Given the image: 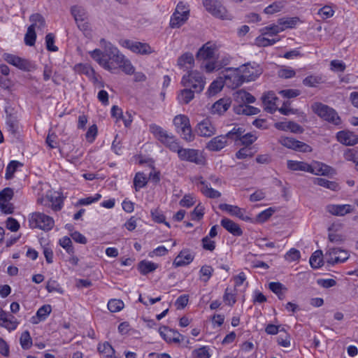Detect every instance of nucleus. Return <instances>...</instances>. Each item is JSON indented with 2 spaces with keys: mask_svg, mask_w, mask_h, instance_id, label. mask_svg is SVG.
I'll return each instance as SVG.
<instances>
[{
  "mask_svg": "<svg viewBox=\"0 0 358 358\" xmlns=\"http://www.w3.org/2000/svg\"><path fill=\"white\" fill-rule=\"evenodd\" d=\"M99 44L102 50L96 48L88 53L102 69L111 73H117L120 69L127 75L134 74L136 81L145 80L146 77L143 73H135V67L131 62L116 46L103 38L99 41Z\"/></svg>",
  "mask_w": 358,
  "mask_h": 358,
  "instance_id": "f257e3e1",
  "label": "nucleus"
},
{
  "mask_svg": "<svg viewBox=\"0 0 358 358\" xmlns=\"http://www.w3.org/2000/svg\"><path fill=\"white\" fill-rule=\"evenodd\" d=\"M196 57L201 62L200 68L206 73H211L229 62V59H219L218 48L215 43L207 42L197 51Z\"/></svg>",
  "mask_w": 358,
  "mask_h": 358,
  "instance_id": "f03ea898",
  "label": "nucleus"
},
{
  "mask_svg": "<svg viewBox=\"0 0 358 358\" xmlns=\"http://www.w3.org/2000/svg\"><path fill=\"white\" fill-rule=\"evenodd\" d=\"M180 84L184 87L194 90L196 93H201L205 88L206 78L201 71L190 70L182 76Z\"/></svg>",
  "mask_w": 358,
  "mask_h": 358,
  "instance_id": "7ed1b4c3",
  "label": "nucleus"
},
{
  "mask_svg": "<svg viewBox=\"0 0 358 358\" xmlns=\"http://www.w3.org/2000/svg\"><path fill=\"white\" fill-rule=\"evenodd\" d=\"M37 203L44 207L51 208L54 211H58L62 208L63 200L59 192L48 189L45 195H38Z\"/></svg>",
  "mask_w": 358,
  "mask_h": 358,
  "instance_id": "20e7f679",
  "label": "nucleus"
},
{
  "mask_svg": "<svg viewBox=\"0 0 358 358\" xmlns=\"http://www.w3.org/2000/svg\"><path fill=\"white\" fill-rule=\"evenodd\" d=\"M29 227L32 229H39L43 231H50L55 226L53 218L43 213L35 212L29 217Z\"/></svg>",
  "mask_w": 358,
  "mask_h": 358,
  "instance_id": "39448f33",
  "label": "nucleus"
},
{
  "mask_svg": "<svg viewBox=\"0 0 358 358\" xmlns=\"http://www.w3.org/2000/svg\"><path fill=\"white\" fill-rule=\"evenodd\" d=\"M178 153V157L183 161H187L196 164L201 165L206 162V158L202 152L195 149L182 148L177 143V148L171 150Z\"/></svg>",
  "mask_w": 358,
  "mask_h": 358,
  "instance_id": "423d86ee",
  "label": "nucleus"
},
{
  "mask_svg": "<svg viewBox=\"0 0 358 358\" xmlns=\"http://www.w3.org/2000/svg\"><path fill=\"white\" fill-rule=\"evenodd\" d=\"M202 3L206 10L215 17L226 20L232 19L231 14L220 1L203 0Z\"/></svg>",
  "mask_w": 358,
  "mask_h": 358,
  "instance_id": "0eeeda50",
  "label": "nucleus"
},
{
  "mask_svg": "<svg viewBox=\"0 0 358 358\" xmlns=\"http://www.w3.org/2000/svg\"><path fill=\"white\" fill-rule=\"evenodd\" d=\"M149 130L155 138L167 146L171 150L176 149L177 141L171 134L168 133L156 124H151L149 126Z\"/></svg>",
  "mask_w": 358,
  "mask_h": 358,
  "instance_id": "6e6552de",
  "label": "nucleus"
},
{
  "mask_svg": "<svg viewBox=\"0 0 358 358\" xmlns=\"http://www.w3.org/2000/svg\"><path fill=\"white\" fill-rule=\"evenodd\" d=\"M173 124L177 132L181 137L187 141H192L193 140V134L189 117L185 115H178L173 120Z\"/></svg>",
  "mask_w": 358,
  "mask_h": 358,
  "instance_id": "1a4fd4ad",
  "label": "nucleus"
},
{
  "mask_svg": "<svg viewBox=\"0 0 358 358\" xmlns=\"http://www.w3.org/2000/svg\"><path fill=\"white\" fill-rule=\"evenodd\" d=\"M244 132L245 130L243 128L234 127L227 133V136L235 142L236 145L248 147L257 139V136L254 133L244 134Z\"/></svg>",
  "mask_w": 358,
  "mask_h": 358,
  "instance_id": "9d476101",
  "label": "nucleus"
},
{
  "mask_svg": "<svg viewBox=\"0 0 358 358\" xmlns=\"http://www.w3.org/2000/svg\"><path fill=\"white\" fill-rule=\"evenodd\" d=\"M189 9L188 6L183 2H179L175 12L171 17L170 26L171 28L181 27L189 18Z\"/></svg>",
  "mask_w": 358,
  "mask_h": 358,
  "instance_id": "9b49d317",
  "label": "nucleus"
},
{
  "mask_svg": "<svg viewBox=\"0 0 358 358\" xmlns=\"http://www.w3.org/2000/svg\"><path fill=\"white\" fill-rule=\"evenodd\" d=\"M119 44L122 48L128 49L131 52L139 55H149L155 51L154 49L146 43H142L129 39H121L119 41Z\"/></svg>",
  "mask_w": 358,
  "mask_h": 358,
  "instance_id": "f8f14e48",
  "label": "nucleus"
},
{
  "mask_svg": "<svg viewBox=\"0 0 358 358\" xmlns=\"http://www.w3.org/2000/svg\"><path fill=\"white\" fill-rule=\"evenodd\" d=\"M243 83L254 81L262 73V67L255 62H249L239 66Z\"/></svg>",
  "mask_w": 358,
  "mask_h": 358,
  "instance_id": "ddd939ff",
  "label": "nucleus"
},
{
  "mask_svg": "<svg viewBox=\"0 0 358 358\" xmlns=\"http://www.w3.org/2000/svg\"><path fill=\"white\" fill-rule=\"evenodd\" d=\"M315 113L334 125L341 124V120L333 108L321 103H315Z\"/></svg>",
  "mask_w": 358,
  "mask_h": 358,
  "instance_id": "4468645a",
  "label": "nucleus"
},
{
  "mask_svg": "<svg viewBox=\"0 0 358 358\" xmlns=\"http://www.w3.org/2000/svg\"><path fill=\"white\" fill-rule=\"evenodd\" d=\"M222 78L225 85L232 89L241 86L243 83L241 73L238 68H227L222 71Z\"/></svg>",
  "mask_w": 358,
  "mask_h": 358,
  "instance_id": "2eb2a0df",
  "label": "nucleus"
},
{
  "mask_svg": "<svg viewBox=\"0 0 358 358\" xmlns=\"http://www.w3.org/2000/svg\"><path fill=\"white\" fill-rule=\"evenodd\" d=\"M327 262L334 265L336 264H341L347 261L350 257L348 250L341 248H329L326 254Z\"/></svg>",
  "mask_w": 358,
  "mask_h": 358,
  "instance_id": "dca6fc26",
  "label": "nucleus"
},
{
  "mask_svg": "<svg viewBox=\"0 0 358 358\" xmlns=\"http://www.w3.org/2000/svg\"><path fill=\"white\" fill-rule=\"evenodd\" d=\"M278 142L284 147L298 152H310L311 147L292 137L281 136Z\"/></svg>",
  "mask_w": 358,
  "mask_h": 358,
  "instance_id": "f3484780",
  "label": "nucleus"
},
{
  "mask_svg": "<svg viewBox=\"0 0 358 358\" xmlns=\"http://www.w3.org/2000/svg\"><path fill=\"white\" fill-rule=\"evenodd\" d=\"M71 13L78 27L83 31H85L88 28L87 20L88 15L86 10L80 6L75 5L71 8Z\"/></svg>",
  "mask_w": 358,
  "mask_h": 358,
  "instance_id": "a211bd4d",
  "label": "nucleus"
},
{
  "mask_svg": "<svg viewBox=\"0 0 358 358\" xmlns=\"http://www.w3.org/2000/svg\"><path fill=\"white\" fill-rule=\"evenodd\" d=\"M219 208L221 210L227 212L232 216L237 217L243 221L252 222V218L246 215V210L245 208H241L238 206H234L227 203L220 204Z\"/></svg>",
  "mask_w": 358,
  "mask_h": 358,
  "instance_id": "6ab92c4d",
  "label": "nucleus"
},
{
  "mask_svg": "<svg viewBox=\"0 0 358 358\" xmlns=\"http://www.w3.org/2000/svg\"><path fill=\"white\" fill-rule=\"evenodd\" d=\"M193 182L197 185L199 188L201 193L206 197L210 199H217L221 196V193L212 188L210 185H208L202 177L195 178Z\"/></svg>",
  "mask_w": 358,
  "mask_h": 358,
  "instance_id": "aec40b11",
  "label": "nucleus"
},
{
  "mask_svg": "<svg viewBox=\"0 0 358 358\" xmlns=\"http://www.w3.org/2000/svg\"><path fill=\"white\" fill-rule=\"evenodd\" d=\"M159 333L162 338L167 343L179 344L184 340V337L178 331L166 327H160Z\"/></svg>",
  "mask_w": 358,
  "mask_h": 358,
  "instance_id": "412c9836",
  "label": "nucleus"
},
{
  "mask_svg": "<svg viewBox=\"0 0 358 358\" xmlns=\"http://www.w3.org/2000/svg\"><path fill=\"white\" fill-rule=\"evenodd\" d=\"M194 253L189 249H182L173 260L175 267L185 266L190 264L194 259Z\"/></svg>",
  "mask_w": 358,
  "mask_h": 358,
  "instance_id": "4be33fe9",
  "label": "nucleus"
},
{
  "mask_svg": "<svg viewBox=\"0 0 358 358\" xmlns=\"http://www.w3.org/2000/svg\"><path fill=\"white\" fill-rule=\"evenodd\" d=\"M196 132L200 136L210 137L215 134L216 129L211 120L206 118L197 124Z\"/></svg>",
  "mask_w": 358,
  "mask_h": 358,
  "instance_id": "5701e85b",
  "label": "nucleus"
},
{
  "mask_svg": "<svg viewBox=\"0 0 358 358\" xmlns=\"http://www.w3.org/2000/svg\"><path fill=\"white\" fill-rule=\"evenodd\" d=\"M3 59L8 64L22 70L28 71L29 69V63L27 60L22 59L17 55L5 53L3 56Z\"/></svg>",
  "mask_w": 358,
  "mask_h": 358,
  "instance_id": "b1692460",
  "label": "nucleus"
},
{
  "mask_svg": "<svg viewBox=\"0 0 358 358\" xmlns=\"http://www.w3.org/2000/svg\"><path fill=\"white\" fill-rule=\"evenodd\" d=\"M329 239L331 242L336 243H342L345 240L342 224L333 223L329 227Z\"/></svg>",
  "mask_w": 358,
  "mask_h": 358,
  "instance_id": "393cba45",
  "label": "nucleus"
},
{
  "mask_svg": "<svg viewBox=\"0 0 358 358\" xmlns=\"http://www.w3.org/2000/svg\"><path fill=\"white\" fill-rule=\"evenodd\" d=\"M326 210L333 215L344 216L352 213L353 208L350 204H329L326 206Z\"/></svg>",
  "mask_w": 358,
  "mask_h": 358,
  "instance_id": "a878e982",
  "label": "nucleus"
},
{
  "mask_svg": "<svg viewBox=\"0 0 358 358\" xmlns=\"http://www.w3.org/2000/svg\"><path fill=\"white\" fill-rule=\"evenodd\" d=\"M338 141L341 143L352 146L358 143V135L350 131H341L336 134Z\"/></svg>",
  "mask_w": 358,
  "mask_h": 358,
  "instance_id": "bb28decb",
  "label": "nucleus"
},
{
  "mask_svg": "<svg viewBox=\"0 0 358 358\" xmlns=\"http://www.w3.org/2000/svg\"><path fill=\"white\" fill-rule=\"evenodd\" d=\"M278 99L273 92H268L262 96V102L264 109L271 113L276 111L278 108Z\"/></svg>",
  "mask_w": 358,
  "mask_h": 358,
  "instance_id": "cd10ccee",
  "label": "nucleus"
},
{
  "mask_svg": "<svg viewBox=\"0 0 358 358\" xmlns=\"http://www.w3.org/2000/svg\"><path fill=\"white\" fill-rule=\"evenodd\" d=\"M228 138L230 139L227 134L214 137L206 144V148L210 151H220L227 145Z\"/></svg>",
  "mask_w": 358,
  "mask_h": 358,
  "instance_id": "c85d7f7f",
  "label": "nucleus"
},
{
  "mask_svg": "<svg viewBox=\"0 0 358 358\" xmlns=\"http://www.w3.org/2000/svg\"><path fill=\"white\" fill-rule=\"evenodd\" d=\"M195 61L192 53L185 52L180 55L177 61V65L179 69L183 71H190L194 66Z\"/></svg>",
  "mask_w": 358,
  "mask_h": 358,
  "instance_id": "c756f323",
  "label": "nucleus"
},
{
  "mask_svg": "<svg viewBox=\"0 0 358 358\" xmlns=\"http://www.w3.org/2000/svg\"><path fill=\"white\" fill-rule=\"evenodd\" d=\"M19 322L12 315H8L0 308V326L5 327L8 331L15 330Z\"/></svg>",
  "mask_w": 358,
  "mask_h": 358,
  "instance_id": "7c9ffc66",
  "label": "nucleus"
},
{
  "mask_svg": "<svg viewBox=\"0 0 358 358\" xmlns=\"http://www.w3.org/2000/svg\"><path fill=\"white\" fill-rule=\"evenodd\" d=\"M231 101L227 98H222L215 102L210 108V112L214 115H222L230 107Z\"/></svg>",
  "mask_w": 358,
  "mask_h": 358,
  "instance_id": "2f4dec72",
  "label": "nucleus"
},
{
  "mask_svg": "<svg viewBox=\"0 0 358 358\" xmlns=\"http://www.w3.org/2000/svg\"><path fill=\"white\" fill-rule=\"evenodd\" d=\"M221 225L230 234L235 236H241L243 230L239 224L229 218H223L220 222Z\"/></svg>",
  "mask_w": 358,
  "mask_h": 358,
  "instance_id": "473e14b6",
  "label": "nucleus"
},
{
  "mask_svg": "<svg viewBox=\"0 0 358 358\" xmlns=\"http://www.w3.org/2000/svg\"><path fill=\"white\" fill-rule=\"evenodd\" d=\"M287 166L292 171L313 172V168L312 166L303 162L287 160Z\"/></svg>",
  "mask_w": 358,
  "mask_h": 358,
  "instance_id": "72a5a7b5",
  "label": "nucleus"
},
{
  "mask_svg": "<svg viewBox=\"0 0 358 358\" xmlns=\"http://www.w3.org/2000/svg\"><path fill=\"white\" fill-rule=\"evenodd\" d=\"M225 83L222 76H219L209 85L206 94L207 96H213L218 94L224 87Z\"/></svg>",
  "mask_w": 358,
  "mask_h": 358,
  "instance_id": "f704fd0d",
  "label": "nucleus"
},
{
  "mask_svg": "<svg viewBox=\"0 0 358 358\" xmlns=\"http://www.w3.org/2000/svg\"><path fill=\"white\" fill-rule=\"evenodd\" d=\"M195 93L194 90L185 87L178 92L176 98L180 104H187L194 99Z\"/></svg>",
  "mask_w": 358,
  "mask_h": 358,
  "instance_id": "c9c22d12",
  "label": "nucleus"
},
{
  "mask_svg": "<svg viewBox=\"0 0 358 358\" xmlns=\"http://www.w3.org/2000/svg\"><path fill=\"white\" fill-rule=\"evenodd\" d=\"M52 312V307L49 304H45L41 306L37 310L36 315L31 317V322L33 324H38L44 321Z\"/></svg>",
  "mask_w": 358,
  "mask_h": 358,
  "instance_id": "e433bc0d",
  "label": "nucleus"
},
{
  "mask_svg": "<svg viewBox=\"0 0 358 358\" xmlns=\"http://www.w3.org/2000/svg\"><path fill=\"white\" fill-rule=\"evenodd\" d=\"M335 171L331 166L319 162H315V175L331 176Z\"/></svg>",
  "mask_w": 358,
  "mask_h": 358,
  "instance_id": "4c0bfd02",
  "label": "nucleus"
},
{
  "mask_svg": "<svg viewBox=\"0 0 358 358\" xmlns=\"http://www.w3.org/2000/svg\"><path fill=\"white\" fill-rule=\"evenodd\" d=\"M159 267L156 263L148 260H142L138 265L139 272L143 275H146L150 272L155 271Z\"/></svg>",
  "mask_w": 358,
  "mask_h": 358,
  "instance_id": "58836bf2",
  "label": "nucleus"
},
{
  "mask_svg": "<svg viewBox=\"0 0 358 358\" xmlns=\"http://www.w3.org/2000/svg\"><path fill=\"white\" fill-rule=\"evenodd\" d=\"M213 349L208 345H202L192 352L194 358H210L213 355Z\"/></svg>",
  "mask_w": 358,
  "mask_h": 358,
  "instance_id": "ea45409f",
  "label": "nucleus"
},
{
  "mask_svg": "<svg viewBox=\"0 0 358 358\" xmlns=\"http://www.w3.org/2000/svg\"><path fill=\"white\" fill-rule=\"evenodd\" d=\"M234 100L238 103H251L255 101V98L246 91L238 90L234 94Z\"/></svg>",
  "mask_w": 358,
  "mask_h": 358,
  "instance_id": "a19ab883",
  "label": "nucleus"
},
{
  "mask_svg": "<svg viewBox=\"0 0 358 358\" xmlns=\"http://www.w3.org/2000/svg\"><path fill=\"white\" fill-rule=\"evenodd\" d=\"M234 111L237 114L252 115L258 114L260 110L258 108L254 106L247 104H241L234 108Z\"/></svg>",
  "mask_w": 358,
  "mask_h": 358,
  "instance_id": "79ce46f5",
  "label": "nucleus"
},
{
  "mask_svg": "<svg viewBox=\"0 0 358 358\" xmlns=\"http://www.w3.org/2000/svg\"><path fill=\"white\" fill-rule=\"evenodd\" d=\"M75 73L78 74H84L87 78L92 76V73L95 71L94 69L88 64L78 63L74 65L73 68Z\"/></svg>",
  "mask_w": 358,
  "mask_h": 358,
  "instance_id": "37998d69",
  "label": "nucleus"
},
{
  "mask_svg": "<svg viewBox=\"0 0 358 358\" xmlns=\"http://www.w3.org/2000/svg\"><path fill=\"white\" fill-rule=\"evenodd\" d=\"M280 28L282 29V31L286 29H292L295 27L299 23V19L298 17H287L281 18L278 21Z\"/></svg>",
  "mask_w": 358,
  "mask_h": 358,
  "instance_id": "c03bdc74",
  "label": "nucleus"
},
{
  "mask_svg": "<svg viewBox=\"0 0 358 358\" xmlns=\"http://www.w3.org/2000/svg\"><path fill=\"white\" fill-rule=\"evenodd\" d=\"M267 36V35H264L261 34V35H259L255 39V44L259 47H266L272 45L279 41L278 38H270Z\"/></svg>",
  "mask_w": 358,
  "mask_h": 358,
  "instance_id": "a18cd8bd",
  "label": "nucleus"
},
{
  "mask_svg": "<svg viewBox=\"0 0 358 358\" xmlns=\"http://www.w3.org/2000/svg\"><path fill=\"white\" fill-rule=\"evenodd\" d=\"M315 184H317L321 187H326L335 192L338 191L340 189V187L337 182L334 181H329L322 178H315Z\"/></svg>",
  "mask_w": 358,
  "mask_h": 358,
  "instance_id": "49530a36",
  "label": "nucleus"
},
{
  "mask_svg": "<svg viewBox=\"0 0 358 358\" xmlns=\"http://www.w3.org/2000/svg\"><path fill=\"white\" fill-rule=\"evenodd\" d=\"M22 164L18 161H11L7 166L6 169L5 178L6 180H10L13 178L14 173L18 168L22 167Z\"/></svg>",
  "mask_w": 358,
  "mask_h": 358,
  "instance_id": "de8ad7c7",
  "label": "nucleus"
},
{
  "mask_svg": "<svg viewBox=\"0 0 358 358\" xmlns=\"http://www.w3.org/2000/svg\"><path fill=\"white\" fill-rule=\"evenodd\" d=\"M259 32L264 35H267L268 36H274L282 32V29L280 28L278 23L276 24H273L264 27L259 29Z\"/></svg>",
  "mask_w": 358,
  "mask_h": 358,
  "instance_id": "09e8293b",
  "label": "nucleus"
},
{
  "mask_svg": "<svg viewBox=\"0 0 358 358\" xmlns=\"http://www.w3.org/2000/svg\"><path fill=\"white\" fill-rule=\"evenodd\" d=\"M30 21L31 22L30 27H33L35 29L43 30L45 27V20L40 14L36 13L31 15Z\"/></svg>",
  "mask_w": 358,
  "mask_h": 358,
  "instance_id": "8fccbe9b",
  "label": "nucleus"
},
{
  "mask_svg": "<svg viewBox=\"0 0 358 358\" xmlns=\"http://www.w3.org/2000/svg\"><path fill=\"white\" fill-rule=\"evenodd\" d=\"M98 350L99 353L106 358H111L115 352L113 348L108 342L99 344Z\"/></svg>",
  "mask_w": 358,
  "mask_h": 358,
  "instance_id": "3c124183",
  "label": "nucleus"
},
{
  "mask_svg": "<svg viewBox=\"0 0 358 358\" xmlns=\"http://www.w3.org/2000/svg\"><path fill=\"white\" fill-rule=\"evenodd\" d=\"M101 198V195L99 193H96L93 196H90L78 199L76 206H89L92 203L97 202Z\"/></svg>",
  "mask_w": 358,
  "mask_h": 358,
  "instance_id": "603ef678",
  "label": "nucleus"
},
{
  "mask_svg": "<svg viewBox=\"0 0 358 358\" xmlns=\"http://www.w3.org/2000/svg\"><path fill=\"white\" fill-rule=\"evenodd\" d=\"M148 178L143 173L138 172L136 174L134 179V185L136 191L146 185Z\"/></svg>",
  "mask_w": 358,
  "mask_h": 358,
  "instance_id": "864d4df0",
  "label": "nucleus"
},
{
  "mask_svg": "<svg viewBox=\"0 0 358 358\" xmlns=\"http://www.w3.org/2000/svg\"><path fill=\"white\" fill-rule=\"evenodd\" d=\"M124 307V302L120 299H110L108 302V308L112 313H117L122 310Z\"/></svg>",
  "mask_w": 358,
  "mask_h": 358,
  "instance_id": "5fc2aeb1",
  "label": "nucleus"
},
{
  "mask_svg": "<svg viewBox=\"0 0 358 358\" xmlns=\"http://www.w3.org/2000/svg\"><path fill=\"white\" fill-rule=\"evenodd\" d=\"M196 202V198L193 194H187L183 196L179 204L182 207L190 208Z\"/></svg>",
  "mask_w": 358,
  "mask_h": 358,
  "instance_id": "6e6d98bb",
  "label": "nucleus"
},
{
  "mask_svg": "<svg viewBox=\"0 0 358 358\" xmlns=\"http://www.w3.org/2000/svg\"><path fill=\"white\" fill-rule=\"evenodd\" d=\"M343 157L345 160L357 164L358 162V148H348L344 151Z\"/></svg>",
  "mask_w": 358,
  "mask_h": 358,
  "instance_id": "4d7b16f0",
  "label": "nucleus"
},
{
  "mask_svg": "<svg viewBox=\"0 0 358 358\" xmlns=\"http://www.w3.org/2000/svg\"><path fill=\"white\" fill-rule=\"evenodd\" d=\"M275 212V208L270 207L260 212L257 216V222L263 223L268 220Z\"/></svg>",
  "mask_w": 358,
  "mask_h": 358,
  "instance_id": "13d9d810",
  "label": "nucleus"
},
{
  "mask_svg": "<svg viewBox=\"0 0 358 358\" xmlns=\"http://www.w3.org/2000/svg\"><path fill=\"white\" fill-rule=\"evenodd\" d=\"M284 4L282 1H275L266 7L264 10V13L273 15L282 10Z\"/></svg>",
  "mask_w": 358,
  "mask_h": 358,
  "instance_id": "bf43d9fd",
  "label": "nucleus"
},
{
  "mask_svg": "<svg viewBox=\"0 0 358 358\" xmlns=\"http://www.w3.org/2000/svg\"><path fill=\"white\" fill-rule=\"evenodd\" d=\"M278 344L283 348H289L291 345V338L289 334L283 330L277 338Z\"/></svg>",
  "mask_w": 358,
  "mask_h": 358,
  "instance_id": "052dcab7",
  "label": "nucleus"
},
{
  "mask_svg": "<svg viewBox=\"0 0 358 358\" xmlns=\"http://www.w3.org/2000/svg\"><path fill=\"white\" fill-rule=\"evenodd\" d=\"M46 289L48 292H57L59 294H63L64 289L60 286L59 282L53 279H50L47 282Z\"/></svg>",
  "mask_w": 358,
  "mask_h": 358,
  "instance_id": "680f3d73",
  "label": "nucleus"
},
{
  "mask_svg": "<svg viewBox=\"0 0 358 358\" xmlns=\"http://www.w3.org/2000/svg\"><path fill=\"white\" fill-rule=\"evenodd\" d=\"M20 343L23 349H28L32 345V340L28 331L22 333L20 338Z\"/></svg>",
  "mask_w": 358,
  "mask_h": 358,
  "instance_id": "e2e57ef3",
  "label": "nucleus"
},
{
  "mask_svg": "<svg viewBox=\"0 0 358 358\" xmlns=\"http://www.w3.org/2000/svg\"><path fill=\"white\" fill-rule=\"evenodd\" d=\"M36 32L35 29L33 28V27H29L27 31L24 36V42L26 45L32 46L34 45L36 41Z\"/></svg>",
  "mask_w": 358,
  "mask_h": 358,
  "instance_id": "0e129e2a",
  "label": "nucleus"
},
{
  "mask_svg": "<svg viewBox=\"0 0 358 358\" xmlns=\"http://www.w3.org/2000/svg\"><path fill=\"white\" fill-rule=\"evenodd\" d=\"M301 257L299 250L295 248H291L284 256L285 259L288 262L298 261Z\"/></svg>",
  "mask_w": 358,
  "mask_h": 358,
  "instance_id": "69168bd1",
  "label": "nucleus"
},
{
  "mask_svg": "<svg viewBox=\"0 0 358 358\" xmlns=\"http://www.w3.org/2000/svg\"><path fill=\"white\" fill-rule=\"evenodd\" d=\"M284 330V327L282 325H276L273 324H268L265 327V332L268 335H277L280 334Z\"/></svg>",
  "mask_w": 358,
  "mask_h": 358,
  "instance_id": "338daca9",
  "label": "nucleus"
},
{
  "mask_svg": "<svg viewBox=\"0 0 358 358\" xmlns=\"http://www.w3.org/2000/svg\"><path fill=\"white\" fill-rule=\"evenodd\" d=\"M6 124L7 129L12 134L17 132L18 129V122L17 119L12 116H8L6 118Z\"/></svg>",
  "mask_w": 358,
  "mask_h": 358,
  "instance_id": "774afa93",
  "label": "nucleus"
}]
</instances>
